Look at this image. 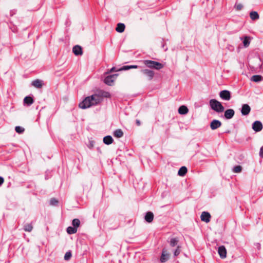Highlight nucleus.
<instances>
[{
	"label": "nucleus",
	"mask_w": 263,
	"mask_h": 263,
	"mask_svg": "<svg viewBox=\"0 0 263 263\" xmlns=\"http://www.w3.org/2000/svg\"><path fill=\"white\" fill-rule=\"evenodd\" d=\"M101 102V97L97 94H95L91 96L86 97L79 104V107L82 109H86L91 107V106L96 105Z\"/></svg>",
	"instance_id": "1"
},
{
	"label": "nucleus",
	"mask_w": 263,
	"mask_h": 263,
	"mask_svg": "<svg viewBox=\"0 0 263 263\" xmlns=\"http://www.w3.org/2000/svg\"><path fill=\"white\" fill-rule=\"evenodd\" d=\"M210 105L211 108L217 112H221L224 111V108L221 103L215 99H211L210 101Z\"/></svg>",
	"instance_id": "2"
},
{
	"label": "nucleus",
	"mask_w": 263,
	"mask_h": 263,
	"mask_svg": "<svg viewBox=\"0 0 263 263\" xmlns=\"http://www.w3.org/2000/svg\"><path fill=\"white\" fill-rule=\"evenodd\" d=\"M143 63L147 67L159 70L163 67L161 63L152 60H144Z\"/></svg>",
	"instance_id": "3"
},
{
	"label": "nucleus",
	"mask_w": 263,
	"mask_h": 263,
	"mask_svg": "<svg viewBox=\"0 0 263 263\" xmlns=\"http://www.w3.org/2000/svg\"><path fill=\"white\" fill-rule=\"evenodd\" d=\"M117 76L118 74H117L108 76L105 78L104 82L107 85L111 86L112 85Z\"/></svg>",
	"instance_id": "4"
},
{
	"label": "nucleus",
	"mask_w": 263,
	"mask_h": 263,
	"mask_svg": "<svg viewBox=\"0 0 263 263\" xmlns=\"http://www.w3.org/2000/svg\"><path fill=\"white\" fill-rule=\"evenodd\" d=\"M220 97L224 100L229 101L231 99V93L229 90H222L219 93Z\"/></svg>",
	"instance_id": "5"
},
{
	"label": "nucleus",
	"mask_w": 263,
	"mask_h": 263,
	"mask_svg": "<svg viewBox=\"0 0 263 263\" xmlns=\"http://www.w3.org/2000/svg\"><path fill=\"white\" fill-rule=\"evenodd\" d=\"M170 258V254L167 251L164 249L162 250L161 256L160 257V261L161 262H166Z\"/></svg>",
	"instance_id": "6"
},
{
	"label": "nucleus",
	"mask_w": 263,
	"mask_h": 263,
	"mask_svg": "<svg viewBox=\"0 0 263 263\" xmlns=\"http://www.w3.org/2000/svg\"><path fill=\"white\" fill-rule=\"evenodd\" d=\"M252 128L256 132H260L262 128V123L259 121H255L253 123Z\"/></svg>",
	"instance_id": "7"
},
{
	"label": "nucleus",
	"mask_w": 263,
	"mask_h": 263,
	"mask_svg": "<svg viewBox=\"0 0 263 263\" xmlns=\"http://www.w3.org/2000/svg\"><path fill=\"white\" fill-rule=\"evenodd\" d=\"M218 253L221 258H225L227 257V250L223 246L218 247Z\"/></svg>",
	"instance_id": "8"
},
{
	"label": "nucleus",
	"mask_w": 263,
	"mask_h": 263,
	"mask_svg": "<svg viewBox=\"0 0 263 263\" xmlns=\"http://www.w3.org/2000/svg\"><path fill=\"white\" fill-rule=\"evenodd\" d=\"M221 126V122L218 120H213L210 124V127L212 130H215Z\"/></svg>",
	"instance_id": "9"
},
{
	"label": "nucleus",
	"mask_w": 263,
	"mask_h": 263,
	"mask_svg": "<svg viewBox=\"0 0 263 263\" xmlns=\"http://www.w3.org/2000/svg\"><path fill=\"white\" fill-rule=\"evenodd\" d=\"M141 72L146 75L149 80H152L154 76V71L147 69L142 70Z\"/></svg>",
	"instance_id": "10"
},
{
	"label": "nucleus",
	"mask_w": 263,
	"mask_h": 263,
	"mask_svg": "<svg viewBox=\"0 0 263 263\" xmlns=\"http://www.w3.org/2000/svg\"><path fill=\"white\" fill-rule=\"evenodd\" d=\"M251 111V108L248 104H245L242 105L241 112L242 115L247 116L249 115Z\"/></svg>",
	"instance_id": "11"
},
{
	"label": "nucleus",
	"mask_w": 263,
	"mask_h": 263,
	"mask_svg": "<svg viewBox=\"0 0 263 263\" xmlns=\"http://www.w3.org/2000/svg\"><path fill=\"white\" fill-rule=\"evenodd\" d=\"M235 111L233 109H229L225 111L224 116L227 119H230L233 117Z\"/></svg>",
	"instance_id": "12"
},
{
	"label": "nucleus",
	"mask_w": 263,
	"mask_h": 263,
	"mask_svg": "<svg viewBox=\"0 0 263 263\" xmlns=\"http://www.w3.org/2000/svg\"><path fill=\"white\" fill-rule=\"evenodd\" d=\"M211 215L209 213L203 212L201 215V219L203 221L209 222L210 220Z\"/></svg>",
	"instance_id": "13"
},
{
	"label": "nucleus",
	"mask_w": 263,
	"mask_h": 263,
	"mask_svg": "<svg viewBox=\"0 0 263 263\" xmlns=\"http://www.w3.org/2000/svg\"><path fill=\"white\" fill-rule=\"evenodd\" d=\"M31 84L33 86H34L35 88H41L43 86L44 83L42 80L36 79L32 81Z\"/></svg>",
	"instance_id": "14"
},
{
	"label": "nucleus",
	"mask_w": 263,
	"mask_h": 263,
	"mask_svg": "<svg viewBox=\"0 0 263 263\" xmlns=\"http://www.w3.org/2000/svg\"><path fill=\"white\" fill-rule=\"evenodd\" d=\"M72 51L74 54L76 55H79L82 54V49L81 46L79 45L74 46L73 47Z\"/></svg>",
	"instance_id": "15"
},
{
	"label": "nucleus",
	"mask_w": 263,
	"mask_h": 263,
	"mask_svg": "<svg viewBox=\"0 0 263 263\" xmlns=\"http://www.w3.org/2000/svg\"><path fill=\"white\" fill-rule=\"evenodd\" d=\"M154 215L151 212H148L146 213L145 216V220L148 222H151L153 220Z\"/></svg>",
	"instance_id": "16"
},
{
	"label": "nucleus",
	"mask_w": 263,
	"mask_h": 263,
	"mask_svg": "<svg viewBox=\"0 0 263 263\" xmlns=\"http://www.w3.org/2000/svg\"><path fill=\"white\" fill-rule=\"evenodd\" d=\"M189 111V109L186 106L182 105L178 109V112L180 115H185Z\"/></svg>",
	"instance_id": "17"
},
{
	"label": "nucleus",
	"mask_w": 263,
	"mask_h": 263,
	"mask_svg": "<svg viewBox=\"0 0 263 263\" xmlns=\"http://www.w3.org/2000/svg\"><path fill=\"white\" fill-rule=\"evenodd\" d=\"M125 25L123 23H118L116 28V30L119 33L123 32L125 30Z\"/></svg>",
	"instance_id": "18"
},
{
	"label": "nucleus",
	"mask_w": 263,
	"mask_h": 263,
	"mask_svg": "<svg viewBox=\"0 0 263 263\" xmlns=\"http://www.w3.org/2000/svg\"><path fill=\"white\" fill-rule=\"evenodd\" d=\"M112 142L113 139L110 136H106L103 138V142L106 144H110Z\"/></svg>",
	"instance_id": "19"
},
{
	"label": "nucleus",
	"mask_w": 263,
	"mask_h": 263,
	"mask_svg": "<svg viewBox=\"0 0 263 263\" xmlns=\"http://www.w3.org/2000/svg\"><path fill=\"white\" fill-rule=\"evenodd\" d=\"M113 135L116 138H121L123 136V132L121 129H118L114 131Z\"/></svg>",
	"instance_id": "20"
},
{
	"label": "nucleus",
	"mask_w": 263,
	"mask_h": 263,
	"mask_svg": "<svg viewBox=\"0 0 263 263\" xmlns=\"http://www.w3.org/2000/svg\"><path fill=\"white\" fill-rule=\"evenodd\" d=\"M262 80V77L260 75H254L251 78V80L255 82H260Z\"/></svg>",
	"instance_id": "21"
},
{
	"label": "nucleus",
	"mask_w": 263,
	"mask_h": 263,
	"mask_svg": "<svg viewBox=\"0 0 263 263\" xmlns=\"http://www.w3.org/2000/svg\"><path fill=\"white\" fill-rule=\"evenodd\" d=\"M24 102L25 104L30 105L33 103V99L31 97H26L24 99Z\"/></svg>",
	"instance_id": "22"
},
{
	"label": "nucleus",
	"mask_w": 263,
	"mask_h": 263,
	"mask_svg": "<svg viewBox=\"0 0 263 263\" xmlns=\"http://www.w3.org/2000/svg\"><path fill=\"white\" fill-rule=\"evenodd\" d=\"M187 172V168L185 166H182L178 172V175L183 176Z\"/></svg>",
	"instance_id": "23"
},
{
	"label": "nucleus",
	"mask_w": 263,
	"mask_h": 263,
	"mask_svg": "<svg viewBox=\"0 0 263 263\" xmlns=\"http://www.w3.org/2000/svg\"><path fill=\"white\" fill-rule=\"evenodd\" d=\"M250 18L252 20H256L259 18V15L256 11H252L250 13Z\"/></svg>",
	"instance_id": "24"
},
{
	"label": "nucleus",
	"mask_w": 263,
	"mask_h": 263,
	"mask_svg": "<svg viewBox=\"0 0 263 263\" xmlns=\"http://www.w3.org/2000/svg\"><path fill=\"white\" fill-rule=\"evenodd\" d=\"M77 232V228L72 227H68L67 228V232L69 234H74Z\"/></svg>",
	"instance_id": "25"
},
{
	"label": "nucleus",
	"mask_w": 263,
	"mask_h": 263,
	"mask_svg": "<svg viewBox=\"0 0 263 263\" xmlns=\"http://www.w3.org/2000/svg\"><path fill=\"white\" fill-rule=\"evenodd\" d=\"M138 67V66L137 65L124 66L120 69V70H126L132 68H137Z\"/></svg>",
	"instance_id": "26"
},
{
	"label": "nucleus",
	"mask_w": 263,
	"mask_h": 263,
	"mask_svg": "<svg viewBox=\"0 0 263 263\" xmlns=\"http://www.w3.org/2000/svg\"><path fill=\"white\" fill-rule=\"evenodd\" d=\"M72 223L73 227L77 229L80 226V221L79 219L76 218L72 220Z\"/></svg>",
	"instance_id": "27"
},
{
	"label": "nucleus",
	"mask_w": 263,
	"mask_h": 263,
	"mask_svg": "<svg viewBox=\"0 0 263 263\" xmlns=\"http://www.w3.org/2000/svg\"><path fill=\"white\" fill-rule=\"evenodd\" d=\"M98 95H99L101 98V101L102 100V97H105V98H108L110 97V94L108 92H107V91H102V92H100V93L99 94H98Z\"/></svg>",
	"instance_id": "28"
},
{
	"label": "nucleus",
	"mask_w": 263,
	"mask_h": 263,
	"mask_svg": "<svg viewBox=\"0 0 263 263\" xmlns=\"http://www.w3.org/2000/svg\"><path fill=\"white\" fill-rule=\"evenodd\" d=\"M178 242V240L176 238H172L170 240V246L172 247L176 246Z\"/></svg>",
	"instance_id": "29"
},
{
	"label": "nucleus",
	"mask_w": 263,
	"mask_h": 263,
	"mask_svg": "<svg viewBox=\"0 0 263 263\" xmlns=\"http://www.w3.org/2000/svg\"><path fill=\"white\" fill-rule=\"evenodd\" d=\"M250 43V39L248 36H245L243 41V45L245 47H247L249 46Z\"/></svg>",
	"instance_id": "30"
},
{
	"label": "nucleus",
	"mask_w": 263,
	"mask_h": 263,
	"mask_svg": "<svg viewBox=\"0 0 263 263\" xmlns=\"http://www.w3.org/2000/svg\"><path fill=\"white\" fill-rule=\"evenodd\" d=\"M33 229V227L31 224H27L24 226V230L27 232H31Z\"/></svg>",
	"instance_id": "31"
},
{
	"label": "nucleus",
	"mask_w": 263,
	"mask_h": 263,
	"mask_svg": "<svg viewBox=\"0 0 263 263\" xmlns=\"http://www.w3.org/2000/svg\"><path fill=\"white\" fill-rule=\"evenodd\" d=\"M15 130L16 132L18 134H22L25 130V129L23 127H22L21 126H16L15 128Z\"/></svg>",
	"instance_id": "32"
},
{
	"label": "nucleus",
	"mask_w": 263,
	"mask_h": 263,
	"mask_svg": "<svg viewBox=\"0 0 263 263\" xmlns=\"http://www.w3.org/2000/svg\"><path fill=\"white\" fill-rule=\"evenodd\" d=\"M242 167L240 165H237L234 167L233 172L235 173H240L241 171Z\"/></svg>",
	"instance_id": "33"
},
{
	"label": "nucleus",
	"mask_w": 263,
	"mask_h": 263,
	"mask_svg": "<svg viewBox=\"0 0 263 263\" xmlns=\"http://www.w3.org/2000/svg\"><path fill=\"white\" fill-rule=\"evenodd\" d=\"M243 7V6L242 4L240 3H237L235 4L234 8L236 9V10L239 11L241 10Z\"/></svg>",
	"instance_id": "34"
},
{
	"label": "nucleus",
	"mask_w": 263,
	"mask_h": 263,
	"mask_svg": "<svg viewBox=\"0 0 263 263\" xmlns=\"http://www.w3.org/2000/svg\"><path fill=\"white\" fill-rule=\"evenodd\" d=\"M180 252H181L180 247L179 246H178L177 247L176 249L175 250V251L174 252V256H178L180 253Z\"/></svg>",
	"instance_id": "35"
},
{
	"label": "nucleus",
	"mask_w": 263,
	"mask_h": 263,
	"mask_svg": "<svg viewBox=\"0 0 263 263\" xmlns=\"http://www.w3.org/2000/svg\"><path fill=\"white\" fill-rule=\"evenodd\" d=\"M71 257V253L70 252H67L64 256V259L65 260H68Z\"/></svg>",
	"instance_id": "36"
},
{
	"label": "nucleus",
	"mask_w": 263,
	"mask_h": 263,
	"mask_svg": "<svg viewBox=\"0 0 263 263\" xmlns=\"http://www.w3.org/2000/svg\"><path fill=\"white\" fill-rule=\"evenodd\" d=\"M58 203V200L55 198H52L50 201V204L52 205H55Z\"/></svg>",
	"instance_id": "37"
},
{
	"label": "nucleus",
	"mask_w": 263,
	"mask_h": 263,
	"mask_svg": "<svg viewBox=\"0 0 263 263\" xmlns=\"http://www.w3.org/2000/svg\"><path fill=\"white\" fill-rule=\"evenodd\" d=\"M259 155L260 157L263 158V146L260 149Z\"/></svg>",
	"instance_id": "38"
},
{
	"label": "nucleus",
	"mask_w": 263,
	"mask_h": 263,
	"mask_svg": "<svg viewBox=\"0 0 263 263\" xmlns=\"http://www.w3.org/2000/svg\"><path fill=\"white\" fill-rule=\"evenodd\" d=\"M4 181L3 178L0 177V185H1Z\"/></svg>",
	"instance_id": "39"
},
{
	"label": "nucleus",
	"mask_w": 263,
	"mask_h": 263,
	"mask_svg": "<svg viewBox=\"0 0 263 263\" xmlns=\"http://www.w3.org/2000/svg\"><path fill=\"white\" fill-rule=\"evenodd\" d=\"M136 124H137V125L138 126L140 125V124H141L140 121L139 120H136Z\"/></svg>",
	"instance_id": "40"
},
{
	"label": "nucleus",
	"mask_w": 263,
	"mask_h": 263,
	"mask_svg": "<svg viewBox=\"0 0 263 263\" xmlns=\"http://www.w3.org/2000/svg\"><path fill=\"white\" fill-rule=\"evenodd\" d=\"M114 69H115V68H114V67L112 68L111 69V70H110V71H113L114 70Z\"/></svg>",
	"instance_id": "41"
}]
</instances>
